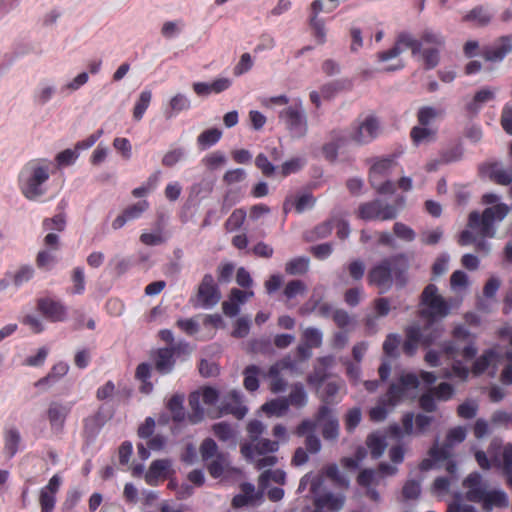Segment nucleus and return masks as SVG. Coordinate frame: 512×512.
<instances>
[{
	"mask_svg": "<svg viewBox=\"0 0 512 512\" xmlns=\"http://www.w3.org/2000/svg\"><path fill=\"white\" fill-rule=\"evenodd\" d=\"M482 201L487 208L482 214L470 213L467 227L460 234L458 242L462 246L475 245L478 251L488 253L490 246L486 239L495 236L497 224L508 215L511 207L493 193L483 195Z\"/></svg>",
	"mask_w": 512,
	"mask_h": 512,
	"instance_id": "f257e3e1",
	"label": "nucleus"
},
{
	"mask_svg": "<svg viewBox=\"0 0 512 512\" xmlns=\"http://www.w3.org/2000/svg\"><path fill=\"white\" fill-rule=\"evenodd\" d=\"M453 338V341L444 344L441 351L429 350L425 355V361L433 367L451 365V369L444 370L443 377L465 381L469 375V368L460 358L467 361L472 359L477 349L472 342L471 334L463 326L455 327Z\"/></svg>",
	"mask_w": 512,
	"mask_h": 512,
	"instance_id": "f03ea898",
	"label": "nucleus"
},
{
	"mask_svg": "<svg viewBox=\"0 0 512 512\" xmlns=\"http://www.w3.org/2000/svg\"><path fill=\"white\" fill-rule=\"evenodd\" d=\"M190 405L194 412V422L201 420L204 416L219 417L222 413H230L241 419L248 411L247 407L243 405L239 391L231 390L219 402V393L212 387H204L191 394Z\"/></svg>",
	"mask_w": 512,
	"mask_h": 512,
	"instance_id": "7ed1b4c3",
	"label": "nucleus"
},
{
	"mask_svg": "<svg viewBox=\"0 0 512 512\" xmlns=\"http://www.w3.org/2000/svg\"><path fill=\"white\" fill-rule=\"evenodd\" d=\"M436 381L432 372L421 371L419 375L406 372L403 373L398 384H393L387 395L370 410V418L375 422L383 421L387 414L403 398H414L420 385L429 386Z\"/></svg>",
	"mask_w": 512,
	"mask_h": 512,
	"instance_id": "20e7f679",
	"label": "nucleus"
},
{
	"mask_svg": "<svg viewBox=\"0 0 512 512\" xmlns=\"http://www.w3.org/2000/svg\"><path fill=\"white\" fill-rule=\"evenodd\" d=\"M52 169V162L45 158H37L27 162L18 174V187L22 195L31 201L44 196Z\"/></svg>",
	"mask_w": 512,
	"mask_h": 512,
	"instance_id": "39448f33",
	"label": "nucleus"
},
{
	"mask_svg": "<svg viewBox=\"0 0 512 512\" xmlns=\"http://www.w3.org/2000/svg\"><path fill=\"white\" fill-rule=\"evenodd\" d=\"M323 476L321 474L308 473L302 477L298 487L300 493L307 491V497L311 496L315 509L306 508L304 512H338L344 505V496L323 492Z\"/></svg>",
	"mask_w": 512,
	"mask_h": 512,
	"instance_id": "423d86ee",
	"label": "nucleus"
},
{
	"mask_svg": "<svg viewBox=\"0 0 512 512\" xmlns=\"http://www.w3.org/2000/svg\"><path fill=\"white\" fill-rule=\"evenodd\" d=\"M273 435L277 438V441L261 438L256 444L255 452L252 451L251 445H241L243 457L252 462L257 469L271 467L278 462L274 453L278 451L281 442L288 440V433L283 425L278 424L273 428Z\"/></svg>",
	"mask_w": 512,
	"mask_h": 512,
	"instance_id": "0eeeda50",
	"label": "nucleus"
},
{
	"mask_svg": "<svg viewBox=\"0 0 512 512\" xmlns=\"http://www.w3.org/2000/svg\"><path fill=\"white\" fill-rule=\"evenodd\" d=\"M466 429L463 427H455L448 431L446 441L443 447L436 443L429 451V455L421 464L422 471H428L434 468L445 467V469L454 475L456 472V465L451 459V449L453 446L461 443L466 438Z\"/></svg>",
	"mask_w": 512,
	"mask_h": 512,
	"instance_id": "6e6552de",
	"label": "nucleus"
},
{
	"mask_svg": "<svg viewBox=\"0 0 512 512\" xmlns=\"http://www.w3.org/2000/svg\"><path fill=\"white\" fill-rule=\"evenodd\" d=\"M408 49H411L413 54L417 53L419 47L416 45V40L406 33L398 35L390 48L376 54L378 69L384 72L401 70L405 66L402 54Z\"/></svg>",
	"mask_w": 512,
	"mask_h": 512,
	"instance_id": "1a4fd4ad",
	"label": "nucleus"
},
{
	"mask_svg": "<svg viewBox=\"0 0 512 512\" xmlns=\"http://www.w3.org/2000/svg\"><path fill=\"white\" fill-rule=\"evenodd\" d=\"M270 480L283 484L285 480V472L280 469L263 472L259 477V488L261 490L260 492L256 491L255 487L250 483L242 484V493L236 495L233 498V505L236 507H241L246 504H252L258 501L262 497L263 491L266 489Z\"/></svg>",
	"mask_w": 512,
	"mask_h": 512,
	"instance_id": "9d476101",
	"label": "nucleus"
},
{
	"mask_svg": "<svg viewBox=\"0 0 512 512\" xmlns=\"http://www.w3.org/2000/svg\"><path fill=\"white\" fill-rule=\"evenodd\" d=\"M458 303H448L438 292L435 285H428L422 293V315L429 320L443 319L450 309Z\"/></svg>",
	"mask_w": 512,
	"mask_h": 512,
	"instance_id": "9b49d317",
	"label": "nucleus"
},
{
	"mask_svg": "<svg viewBox=\"0 0 512 512\" xmlns=\"http://www.w3.org/2000/svg\"><path fill=\"white\" fill-rule=\"evenodd\" d=\"M279 119L294 138L303 137L308 130L302 102L294 99L279 112Z\"/></svg>",
	"mask_w": 512,
	"mask_h": 512,
	"instance_id": "f8f14e48",
	"label": "nucleus"
},
{
	"mask_svg": "<svg viewBox=\"0 0 512 512\" xmlns=\"http://www.w3.org/2000/svg\"><path fill=\"white\" fill-rule=\"evenodd\" d=\"M396 165L394 157L379 158L373 162L370 169V181L378 192L384 194L394 193V183L386 178L395 169Z\"/></svg>",
	"mask_w": 512,
	"mask_h": 512,
	"instance_id": "ddd939ff",
	"label": "nucleus"
},
{
	"mask_svg": "<svg viewBox=\"0 0 512 512\" xmlns=\"http://www.w3.org/2000/svg\"><path fill=\"white\" fill-rule=\"evenodd\" d=\"M444 44L441 34L433 31H425L420 41L416 40L419 50L415 55H421L428 68L435 67L439 62V52Z\"/></svg>",
	"mask_w": 512,
	"mask_h": 512,
	"instance_id": "4468645a",
	"label": "nucleus"
},
{
	"mask_svg": "<svg viewBox=\"0 0 512 512\" xmlns=\"http://www.w3.org/2000/svg\"><path fill=\"white\" fill-rule=\"evenodd\" d=\"M397 260L384 261L375 266L368 275L369 282L379 288L380 292L387 291L392 284L393 278L399 279L402 285L404 280L401 278L402 271L397 268Z\"/></svg>",
	"mask_w": 512,
	"mask_h": 512,
	"instance_id": "2eb2a0df",
	"label": "nucleus"
},
{
	"mask_svg": "<svg viewBox=\"0 0 512 512\" xmlns=\"http://www.w3.org/2000/svg\"><path fill=\"white\" fill-rule=\"evenodd\" d=\"M442 334V330L434 328L432 325L425 327L424 331L416 326H410L407 329V339L404 343L406 353L412 355L419 345L428 346L436 341Z\"/></svg>",
	"mask_w": 512,
	"mask_h": 512,
	"instance_id": "dca6fc26",
	"label": "nucleus"
},
{
	"mask_svg": "<svg viewBox=\"0 0 512 512\" xmlns=\"http://www.w3.org/2000/svg\"><path fill=\"white\" fill-rule=\"evenodd\" d=\"M381 132L379 120L374 116L359 119L350 132V138L358 144H368L376 139Z\"/></svg>",
	"mask_w": 512,
	"mask_h": 512,
	"instance_id": "f3484780",
	"label": "nucleus"
},
{
	"mask_svg": "<svg viewBox=\"0 0 512 512\" xmlns=\"http://www.w3.org/2000/svg\"><path fill=\"white\" fill-rule=\"evenodd\" d=\"M398 210L380 201L362 204L358 209V216L363 220H390L397 216Z\"/></svg>",
	"mask_w": 512,
	"mask_h": 512,
	"instance_id": "a211bd4d",
	"label": "nucleus"
},
{
	"mask_svg": "<svg viewBox=\"0 0 512 512\" xmlns=\"http://www.w3.org/2000/svg\"><path fill=\"white\" fill-rule=\"evenodd\" d=\"M71 410V404L52 402L49 404L46 411V418L49 422L50 431L54 435L62 433L66 418Z\"/></svg>",
	"mask_w": 512,
	"mask_h": 512,
	"instance_id": "6ab92c4d",
	"label": "nucleus"
},
{
	"mask_svg": "<svg viewBox=\"0 0 512 512\" xmlns=\"http://www.w3.org/2000/svg\"><path fill=\"white\" fill-rule=\"evenodd\" d=\"M38 311L52 322H62L67 318V308L59 300L44 297L37 302Z\"/></svg>",
	"mask_w": 512,
	"mask_h": 512,
	"instance_id": "aec40b11",
	"label": "nucleus"
},
{
	"mask_svg": "<svg viewBox=\"0 0 512 512\" xmlns=\"http://www.w3.org/2000/svg\"><path fill=\"white\" fill-rule=\"evenodd\" d=\"M62 483V478L56 474L52 476L48 484L41 488L39 492L40 512H52L55 507L56 493Z\"/></svg>",
	"mask_w": 512,
	"mask_h": 512,
	"instance_id": "412c9836",
	"label": "nucleus"
},
{
	"mask_svg": "<svg viewBox=\"0 0 512 512\" xmlns=\"http://www.w3.org/2000/svg\"><path fill=\"white\" fill-rule=\"evenodd\" d=\"M220 300V293L211 275H205L198 289V302L204 308L216 305Z\"/></svg>",
	"mask_w": 512,
	"mask_h": 512,
	"instance_id": "4be33fe9",
	"label": "nucleus"
},
{
	"mask_svg": "<svg viewBox=\"0 0 512 512\" xmlns=\"http://www.w3.org/2000/svg\"><path fill=\"white\" fill-rule=\"evenodd\" d=\"M380 474L372 469H364L358 475V484L366 490V495L373 501L380 500V494L376 490V486L381 483Z\"/></svg>",
	"mask_w": 512,
	"mask_h": 512,
	"instance_id": "5701e85b",
	"label": "nucleus"
},
{
	"mask_svg": "<svg viewBox=\"0 0 512 512\" xmlns=\"http://www.w3.org/2000/svg\"><path fill=\"white\" fill-rule=\"evenodd\" d=\"M465 498L469 501L479 503L486 491V485L482 482L481 476L477 473L470 474L463 481Z\"/></svg>",
	"mask_w": 512,
	"mask_h": 512,
	"instance_id": "b1692460",
	"label": "nucleus"
},
{
	"mask_svg": "<svg viewBox=\"0 0 512 512\" xmlns=\"http://www.w3.org/2000/svg\"><path fill=\"white\" fill-rule=\"evenodd\" d=\"M254 292L252 290L249 291H241L238 289H233L229 296V299L224 301L222 304L223 312L227 316H235L240 311V306L244 304L249 298L253 297Z\"/></svg>",
	"mask_w": 512,
	"mask_h": 512,
	"instance_id": "393cba45",
	"label": "nucleus"
},
{
	"mask_svg": "<svg viewBox=\"0 0 512 512\" xmlns=\"http://www.w3.org/2000/svg\"><path fill=\"white\" fill-rule=\"evenodd\" d=\"M172 472V464L169 460L162 459L153 461L148 472L145 475L146 482L155 485L159 481H163Z\"/></svg>",
	"mask_w": 512,
	"mask_h": 512,
	"instance_id": "a878e982",
	"label": "nucleus"
},
{
	"mask_svg": "<svg viewBox=\"0 0 512 512\" xmlns=\"http://www.w3.org/2000/svg\"><path fill=\"white\" fill-rule=\"evenodd\" d=\"M316 425L322 427V432L326 439H335L338 436V423L327 408L320 410Z\"/></svg>",
	"mask_w": 512,
	"mask_h": 512,
	"instance_id": "bb28decb",
	"label": "nucleus"
},
{
	"mask_svg": "<svg viewBox=\"0 0 512 512\" xmlns=\"http://www.w3.org/2000/svg\"><path fill=\"white\" fill-rule=\"evenodd\" d=\"M431 422H432V417L419 414V415H417V417L415 419L416 426L414 428V425H413L414 416L412 413H407L403 417V421H402L404 433L407 435H410L413 433H423L428 428V426L431 424Z\"/></svg>",
	"mask_w": 512,
	"mask_h": 512,
	"instance_id": "cd10ccee",
	"label": "nucleus"
},
{
	"mask_svg": "<svg viewBox=\"0 0 512 512\" xmlns=\"http://www.w3.org/2000/svg\"><path fill=\"white\" fill-rule=\"evenodd\" d=\"M500 448V443L498 441H493L491 444L490 453H493V463L496 466L502 467L505 474L507 475L508 482L512 485V446H506L503 450L502 459H499L496 455H494V450Z\"/></svg>",
	"mask_w": 512,
	"mask_h": 512,
	"instance_id": "c85d7f7f",
	"label": "nucleus"
},
{
	"mask_svg": "<svg viewBox=\"0 0 512 512\" xmlns=\"http://www.w3.org/2000/svg\"><path fill=\"white\" fill-rule=\"evenodd\" d=\"M308 26L316 45H324L328 40V29L325 20L315 15L308 16Z\"/></svg>",
	"mask_w": 512,
	"mask_h": 512,
	"instance_id": "c756f323",
	"label": "nucleus"
},
{
	"mask_svg": "<svg viewBox=\"0 0 512 512\" xmlns=\"http://www.w3.org/2000/svg\"><path fill=\"white\" fill-rule=\"evenodd\" d=\"M410 135L416 146L427 145L435 141L437 128L435 126L417 124L412 128Z\"/></svg>",
	"mask_w": 512,
	"mask_h": 512,
	"instance_id": "7c9ffc66",
	"label": "nucleus"
},
{
	"mask_svg": "<svg viewBox=\"0 0 512 512\" xmlns=\"http://www.w3.org/2000/svg\"><path fill=\"white\" fill-rule=\"evenodd\" d=\"M500 360L499 354L494 350H490L475 361L473 373L478 375L491 368V374L494 375Z\"/></svg>",
	"mask_w": 512,
	"mask_h": 512,
	"instance_id": "2f4dec72",
	"label": "nucleus"
},
{
	"mask_svg": "<svg viewBox=\"0 0 512 512\" xmlns=\"http://www.w3.org/2000/svg\"><path fill=\"white\" fill-rule=\"evenodd\" d=\"M191 107V100L183 93H177L172 96L165 108V114L168 118L177 116L180 112L187 111Z\"/></svg>",
	"mask_w": 512,
	"mask_h": 512,
	"instance_id": "473e14b6",
	"label": "nucleus"
},
{
	"mask_svg": "<svg viewBox=\"0 0 512 512\" xmlns=\"http://www.w3.org/2000/svg\"><path fill=\"white\" fill-rule=\"evenodd\" d=\"M482 507L489 511L494 507L505 506L508 503L506 494L499 490H487L484 493L482 500L479 502Z\"/></svg>",
	"mask_w": 512,
	"mask_h": 512,
	"instance_id": "72a5a7b5",
	"label": "nucleus"
},
{
	"mask_svg": "<svg viewBox=\"0 0 512 512\" xmlns=\"http://www.w3.org/2000/svg\"><path fill=\"white\" fill-rule=\"evenodd\" d=\"M314 203L315 200L311 194L302 193L297 195L293 201L291 199H287L284 203V210L288 212L294 207L298 213H302L311 209L314 206Z\"/></svg>",
	"mask_w": 512,
	"mask_h": 512,
	"instance_id": "f704fd0d",
	"label": "nucleus"
},
{
	"mask_svg": "<svg viewBox=\"0 0 512 512\" xmlns=\"http://www.w3.org/2000/svg\"><path fill=\"white\" fill-rule=\"evenodd\" d=\"M314 430L315 423L310 420L303 421L297 428L298 435H307V449L312 453L318 452L321 447L319 439L316 436L310 435V433L313 432Z\"/></svg>",
	"mask_w": 512,
	"mask_h": 512,
	"instance_id": "c9c22d12",
	"label": "nucleus"
},
{
	"mask_svg": "<svg viewBox=\"0 0 512 512\" xmlns=\"http://www.w3.org/2000/svg\"><path fill=\"white\" fill-rule=\"evenodd\" d=\"M156 369L160 373H168L174 365V351L169 348L159 349L154 355Z\"/></svg>",
	"mask_w": 512,
	"mask_h": 512,
	"instance_id": "e433bc0d",
	"label": "nucleus"
},
{
	"mask_svg": "<svg viewBox=\"0 0 512 512\" xmlns=\"http://www.w3.org/2000/svg\"><path fill=\"white\" fill-rule=\"evenodd\" d=\"M366 444L371 453V456L375 459H378L383 455L388 445L386 436L379 432L370 434L367 437Z\"/></svg>",
	"mask_w": 512,
	"mask_h": 512,
	"instance_id": "4c0bfd02",
	"label": "nucleus"
},
{
	"mask_svg": "<svg viewBox=\"0 0 512 512\" xmlns=\"http://www.w3.org/2000/svg\"><path fill=\"white\" fill-rule=\"evenodd\" d=\"M56 86L50 80L40 82L34 92V101L40 105L47 104L55 95Z\"/></svg>",
	"mask_w": 512,
	"mask_h": 512,
	"instance_id": "58836bf2",
	"label": "nucleus"
},
{
	"mask_svg": "<svg viewBox=\"0 0 512 512\" xmlns=\"http://www.w3.org/2000/svg\"><path fill=\"white\" fill-rule=\"evenodd\" d=\"M443 115V110L432 106H423L418 110V124L435 126L434 123Z\"/></svg>",
	"mask_w": 512,
	"mask_h": 512,
	"instance_id": "ea45409f",
	"label": "nucleus"
},
{
	"mask_svg": "<svg viewBox=\"0 0 512 512\" xmlns=\"http://www.w3.org/2000/svg\"><path fill=\"white\" fill-rule=\"evenodd\" d=\"M511 44L508 39H501L493 47L485 51V59L490 62L501 61L510 51Z\"/></svg>",
	"mask_w": 512,
	"mask_h": 512,
	"instance_id": "a19ab883",
	"label": "nucleus"
},
{
	"mask_svg": "<svg viewBox=\"0 0 512 512\" xmlns=\"http://www.w3.org/2000/svg\"><path fill=\"white\" fill-rule=\"evenodd\" d=\"M318 309L321 313L325 315L331 314L335 323L340 328H345L349 326L352 322V319L350 318L347 312L343 310L334 309L332 306L328 304H321Z\"/></svg>",
	"mask_w": 512,
	"mask_h": 512,
	"instance_id": "79ce46f5",
	"label": "nucleus"
},
{
	"mask_svg": "<svg viewBox=\"0 0 512 512\" xmlns=\"http://www.w3.org/2000/svg\"><path fill=\"white\" fill-rule=\"evenodd\" d=\"M57 253L54 249H41L36 256V265L43 270H51L57 263Z\"/></svg>",
	"mask_w": 512,
	"mask_h": 512,
	"instance_id": "37998d69",
	"label": "nucleus"
},
{
	"mask_svg": "<svg viewBox=\"0 0 512 512\" xmlns=\"http://www.w3.org/2000/svg\"><path fill=\"white\" fill-rule=\"evenodd\" d=\"M288 402L285 399H276L262 405L261 410L269 417H281L288 410Z\"/></svg>",
	"mask_w": 512,
	"mask_h": 512,
	"instance_id": "c03bdc74",
	"label": "nucleus"
},
{
	"mask_svg": "<svg viewBox=\"0 0 512 512\" xmlns=\"http://www.w3.org/2000/svg\"><path fill=\"white\" fill-rule=\"evenodd\" d=\"M152 99V93L150 90H143L140 94L138 99L135 102L134 108H133V118L136 121H140L146 110L148 109L150 102Z\"/></svg>",
	"mask_w": 512,
	"mask_h": 512,
	"instance_id": "a18cd8bd",
	"label": "nucleus"
},
{
	"mask_svg": "<svg viewBox=\"0 0 512 512\" xmlns=\"http://www.w3.org/2000/svg\"><path fill=\"white\" fill-rule=\"evenodd\" d=\"M340 0H314L309 7V15L320 17L321 13H331L334 11Z\"/></svg>",
	"mask_w": 512,
	"mask_h": 512,
	"instance_id": "49530a36",
	"label": "nucleus"
},
{
	"mask_svg": "<svg viewBox=\"0 0 512 512\" xmlns=\"http://www.w3.org/2000/svg\"><path fill=\"white\" fill-rule=\"evenodd\" d=\"M306 162L307 161L304 156L293 157L282 164L279 173L281 174L282 177H286L292 173H296L306 165Z\"/></svg>",
	"mask_w": 512,
	"mask_h": 512,
	"instance_id": "de8ad7c7",
	"label": "nucleus"
},
{
	"mask_svg": "<svg viewBox=\"0 0 512 512\" xmlns=\"http://www.w3.org/2000/svg\"><path fill=\"white\" fill-rule=\"evenodd\" d=\"M140 241L147 246H158L166 241V236L160 229L144 231L140 236Z\"/></svg>",
	"mask_w": 512,
	"mask_h": 512,
	"instance_id": "09e8293b",
	"label": "nucleus"
},
{
	"mask_svg": "<svg viewBox=\"0 0 512 512\" xmlns=\"http://www.w3.org/2000/svg\"><path fill=\"white\" fill-rule=\"evenodd\" d=\"M222 136V131L216 128L208 129L202 132L198 136V144L203 148H208L214 144H216Z\"/></svg>",
	"mask_w": 512,
	"mask_h": 512,
	"instance_id": "8fccbe9b",
	"label": "nucleus"
},
{
	"mask_svg": "<svg viewBox=\"0 0 512 512\" xmlns=\"http://www.w3.org/2000/svg\"><path fill=\"white\" fill-rule=\"evenodd\" d=\"M89 80L87 72H81L72 79L68 80L63 86L62 91L65 93H73L83 87Z\"/></svg>",
	"mask_w": 512,
	"mask_h": 512,
	"instance_id": "3c124183",
	"label": "nucleus"
},
{
	"mask_svg": "<svg viewBox=\"0 0 512 512\" xmlns=\"http://www.w3.org/2000/svg\"><path fill=\"white\" fill-rule=\"evenodd\" d=\"M367 452L363 447L356 450L354 457H345L342 459L341 464L347 470H356L363 460L366 458Z\"/></svg>",
	"mask_w": 512,
	"mask_h": 512,
	"instance_id": "603ef678",
	"label": "nucleus"
},
{
	"mask_svg": "<svg viewBox=\"0 0 512 512\" xmlns=\"http://www.w3.org/2000/svg\"><path fill=\"white\" fill-rule=\"evenodd\" d=\"M72 288L71 292L73 294H82L85 291V274L84 269L82 267H76L72 271Z\"/></svg>",
	"mask_w": 512,
	"mask_h": 512,
	"instance_id": "864d4df0",
	"label": "nucleus"
},
{
	"mask_svg": "<svg viewBox=\"0 0 512 512\" xmlns=\"http://www.w3.org/2000/svg\"><path fill=\"white\" fill-rule=\"evenodd\" d=\"M113 147L124 160L131 159L132 145L129 139L125 137H116L113 140Z\"/></svg>",
	"mask_w": 512,
	"mask_h": 512,
	"instance_id": "5fc2aeb1",
	"label": "nucleus"
},
{
	"mask_svg": "<svg viewBox=\"0 0 512 512\" xmlns=\"http://www.w3.org/2000/svg\"><path fill=\"white\" fill-rule=\"evenodd\" d=\"M78 157H79V152L75 148L74 149H65L56 155L55 161H56L58 167H66V166L73 165L76 162V160L78 159Z\"/></svg>",
	"mask_w": 512,
	"mask_h": 512,
	"instance_id": "6e6d98bb",
	"label": "nucleus"
},
{
	"mask_svg": "<svg viewBox=\"0 0 512 512\" xmlns=\"http://www.w3.org/2000/svg\"><path fill=\"white\" fill-rule=\"evenodd\" d=\"M489 176L491 179L501 185H507L512 181V176L498 164H493L490 166Z\"/></svg>",
	"mask_w": 512,
	"mask_h": 512,
	"instance_id": "4d7b16f0",
	"label": "nucleus"
},
{
	"mask_svg": "<svg viewBox=\"0 0 512 512\" xmlns=\"http://www.w3.org/2000/svg\"><path fill=\"white\" fill-rule=\"evenodd\" d=\"M259 369L256 366H249L244 371V387L248 391H255L259 387Z\"/></svg>",
	"mask_w": 512,
	"mask_h": 512,
	"instance_id": "13d9d810",
	"label": "nucleus"
},
{
	"mask_svg": "<svg viewBox=\"0 0 512 512\" xmlns=\"http://www.w3.org/2000/svg\"><path fill=\"white\" fill-rule=\"evenodd\" d=\"M20 443V434L16 429H10L5 433V450L9 456H13Z\"/></svg>",
	"mask_w": 512,
	"mask_h": 512,
	"instance_id": "bf43d9fd",
	"label": "nucleus"
},
{
	"mask_svg": "<svg viewBox=\"0 0 512 512\" xmlns=\"http://www.w3.org/2000/svg\"><path fill=\"white\" fill-rule=\"evenodd\" d=\"M450 285L455 293H462L468 287V276L462 271H455L451 275Z\"/></svg>",
	"mask_w": 512,
	"mask_h": 512,
	"instance_id": "052dcab7",
	"label": "nucleus"
},
{
	"mask_svg": "<svg viewBox=\"0 0 512 512\" xmlns=\"http://www.w3.org/2000/svg\"><path fill=\"white\" fill-rule=\"evenodd\" d=\"M262 107L268 110H275L279 107H287L291 102L285 95H278L273 97H263L260 100Z\"/></svg>",
	"mask_w": 512,
	"mask_h": 512,
	"instance_id": "680f3d73",
	"label": "nucleus"
},
{
	"mask_svg": "<svg viewBox=\"0 0 512 512\" xmlns=\"http://www.w3.org/2000/svg\"><path fill=\"white\" fill-rule=\"evenodd\" d=\"M34 272V268L31 265H23L19 267L13 274L14 284L20 286L28 282L33 278Z\"/></svg>",
	"mask_w": 512,
	"mask_h": 512,
	"instance_id": "e2e57ef3",
	"label": "nucleus"
},
{
	"mask_svg": "<svg viewBox=\"0 0 512 512\" xmlns=\"http://www.w3.org/2000/svg\"><path fill=\"white\" fill-rule=\"evenodd\" d=\"M254 65V60L249 53L241 55L239 61L233 68V74L235 76H241L249 72Z\"/></svg>",
	"mask_w": 512,
	"mask_h": 512,
	"instance_id": "0e129e2a",
	"label": "nucleus"
},
{
	"mask_svg": "<svg viewBox=\"0 0 512 512\" xmlns=\"http://www.w3.org/2000/svg\"><path fill=\"white\" fill-rule=\"evenodd\" d=\"M184 23L181 20L167 21L162 25L161 33L166 38H174L181 33Z\"/></svg>",
	"mask_w": 512,
	"mask_h": 512,
	"instance_id": "69168bd1",
	"label": "nucleus"
},
{
	"mask_svg": "<svg viewBox=\"0 0 512 512\" xmlns=\"http://www.w3.org/2000/svg\"><path fill=\"white\" fill-rule=\"evenodd\" d=\"M43 227L47 232H62L66 227V220L62 215H56L43 221Z\"/></svg>",
	"mask_w": 512,
	"mask_h": 512,
	"instance_id": "338daca9",
	"label": "nucleus"
},
{
	"mask_svg": "<svg viewBox=\"0 0 512 512\" xmlns=\"http://www.w3.org/2000/svg\"><path fill=\"white\" fill-rule=\"evenodd\" d=\"M149 203L146 200H141L135 204L128 206L123 212L130 221L136 220L148 209Z\"/></svg>",
	"mask_w": 512,
	"mask_h": 512,
	"instance_id": "774afa93",
	"label": "nucleus"
}]
</instances>
